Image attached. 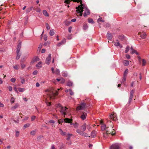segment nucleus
Segmentation results:
<instances>
[{
    "label": "nucleus",
    "mask_w": 149,
    "mask_h": 149,
    "mask_svg": "<svg viewBox=\"0 0 149 149\" xmlns=\"http://www.w3.org/2000/svg\"><path fill=\"white\" fill-rule=\"evenodd\" d=\"M20 63L22 68H24L25 67V65L22 62H21Z\"/></svg>",
    "instance_id": "obj_49"
},
{
    "label": "nucleus",
    "mask_w": 149,
    "mask_h": 149,
    "mask_svg": "<svg viewBox=\"0 0 149 149\" xmlns=\"http://www.w3.org/2000/svg\"><path fill=\"white\" fill-rule=\"evenodd\" d=\"M72 121V119L68 118H65L64 119L61 120H59L58 122L60 123H63L64 122L65 123H70L71 121Z\"/></svg>",
    "instance_id": "obj_9"
},
{
    "label": "nucleus",
    "mask_w": 149,
    "mask_h": 149,
    "mask_svg": "<svg viewBox=\"0 0 149 149\" xmlns=\"http://www.w3.org/2000/svg\"><path fill=\"white\" fill-rule=\"evenodd\" d=\"M8 88L9 90V91H11L12 90V88L11 86H9L8 87Z\"/></svg>",
    "instance_id": "obj_57"
},
{
    "label": "nucleus",
    "mask_w": 149,
    "mask_h": 149,
    "mask_svg": "<svg viewBox=\"0 0 149 149\" xmlns=\"http://www.w3.org/2000/svg\"><path fill=\"white\" fill-rule=\"evenodd\" d=\"M114 45L116 46H119L120 48H121L122 46L120 45V43L118 41H117L116 42H115Z\"/></svg>",
    "instance_id": "obj_22"
},
{
    "label": "nucleus",
    "mask_w": 149,
    "mask_h": 149,
    "mask_svg": "<svg viewBox=\"0 0 149 149\" xmlns=\"http://www.w3.org/2000/svg\"><path fill=\"white\" fill-rule=\"evenodd\" d=\"M120 144L117 143L112 144L110 147V149H120Z\"/></svg>",
    "instance_id": "obj_8"
},
{
    "label": "nucleus",
    "mask_w": 149,
    "mask_h": 149,
    "mask_svg": "<svg viewBox=\"0 0 149 149\" xmlns=\"http://www.w3.org/2000/svg\"><path fill=\"white\" fill-rule=\"evenodd\" d=\"M107 37L108 39L111 40L112 38V36L110 33H107Z\"/></svg>",
    "instance_id": "obj_25"
},
{
    "label": "nucleus",
    "mask_w": 149,
    "mask_h": 149,
    "mask_svg": "<svg viewBox=\"0 0 149 149\" xmlns=\"http://www.w3.org/2000/svg\"><path fill=\"white\" fill-rule=\"evenodd\" d=\"M19 66L18 65L13 66V67L15 70H18L19 69Z\"/></svg>",
    "instance_id": "obj_42"
},
{
    "label": "nucleus",
    "mask_w": 149,
    "mask_h": 149,
    "mask_svg": "<svg viewBox=\"0 0 149 149\" xmlns=\"http://www.w3.org/2000/svg\"><path fill=\"white\" fill-rule=\"evenodd\" d=\"M128 70L127 69L125 70L124 72V76H127V75L128 72Z\"/></svg>",
    "instance_id": "obj_40"
},
{
    "label": "nucleus",
    "mask_w": 149,
    "mask_h": 149,
    "mask_svg": "<svg viewBox=\"0 0 149 149\" xmlns=\"http://www.w3.org/2000/svg\"><path fill=\"white\" fill-rule=\"evenodd\" d=\"M72 27L71 26L69 27L68 28V30L69 32L70 33L71 32Z\"/></svg>",
    "instance_id": "obj_56"
},
{
    "label": "nucleus",
    "mask_w": 149,
    "mask_h": 149,
    "mask_svg": "<svg viewBox=\"0 0 149 149\" xmlns=\"http://www.w3.org/2000/svg\"><path fill=\"white\" fill-rule=\"evenodd\" d=\"M42 63L41 61L38 62L36 65V67L38 69L41 68L42 67Z\"/></svg>",
    "instance_id": "obj_15"
},
{
    "label": "nucleus",
    "mask_w": 149,
    "mask_h": 149,
    "mask_svg": "<svg viewBox=\"0 0 149 149\" xmlns=\"http://www.w3.org/2000/svg\"><path fill=\"white\" fill-rule=\"evenodd\" d=\"M51 149H56L54 145H52L51 146Z\"/></svg>",
    "instance_id": "obj_63"
},
{
    "label": "nucleus",
    "mask_w": 149,
    "mask_h": 149,
    "mask_svg": "<svg viewBox=\"0 0 149 149\" xmlns=\"http://www.w3.org/2000/svg\"><path fill=\"white\" fill-rule=\"evenodd\" d=\"M87 114L86 113H83V114H82L81 118L83 120L85 119L86 118Z\"/></svg>",
    "instance_id": "obj_23"
},
{
    "label": "nucleus",
    "mask_w": 149,
    "mask_h": 149,
    "mask_svg": "<svg viewBox=\"0 0 149 149\" xmlns=\"http://www.w3.org/2000/svg\"><path fill=\"white\" fill-rule=\"evenodd\" d=\"M56 80L58 81H60V83L62 84L64 83L65 81V80L62 78H61L60 79L57 78Z\"/></svg>",
    "instance_id": "obj_17"
},
{
    "label": "nucleus",
    "mask_w": 149,
    "mask_h": 149,
    "mask_svg": "<svg viewBox=\"0 0 149 149\" xmlns=\"http://www.w3.org/2000/svg\"><path fill=\"white\" fill-rule=\"evenodd\" d=\"M36 116H32L31 117V120L32 121L36 119Z\"/></svg>",
    "instance_id": "obj_50"
},
{
    "label": "nucleus",
    "mask_w": 149,
    "mask_h": 149,
    "mask_svg": "<svg viewBox=\"0 0 149 149\" xmlns=\"http://www.w3.org/2000/svg\"><path fill=\"white\" fill-rule=\"evenodd\" d=\"M46 28L47 30H49L50 29V27L49 24L48 23H46Z\"/></svg>",
    "instance_id": "obj_51"
},
{
    "label": "nucleus",
    "mask_w": 149,
    "mask_h": 149,
    "mask_svg": "<svg viewBox=\"0 0 149 149\" xmlns=\"http://www.w3.org/2000/svg\"><path fill=\"white\" fill-rule=\"evenodd\" d=\"M109 118L110 119L113 121H116L117 120V115L116 113H113L109 115Z\"/></svg>",
    "instance_id": "obj_10"
},
{
    "label": "nucleus",
    "mask_w": 149,
    "mask_h": 149,
    "mask_svg": "<svg viewBox=\"0 0 149 149\" xmlns=\"http://www.w3.org/2000/svg\"><path fill=\"white\" fill-rule=\"evenodd\" d=\"M70 23V22L69 21L66 20L65 22V24L66 26L69 25Z\"/></svg>",
    "instance_id": "obj_38"
},
{
    "label": "nucleus",
    "mask_w": 149,
    "mask_h": 149,
    "mask_svg": "<svg viewBox=\"0 0 149 149\" xmlns=\"http://www.w3.org/2000/svg\"><path fill=\"white\" fill-rule=\"evenodd\" d=\"M110 125L109 127H107L106 125L104 124H103V122L102 121H100V123L101 125V130L102 131H105L104 132H109V131H112L113 130L114 131V129H113V126L112 125V123L110 121Z\"/></svg>",
    "instance_id": "obj_3"
},
{
    "label": "nucleus",
    "mask_w": 149,
    "mask_h": 149,
    "mask_svg": "<svg viewBox=\"0 0 149 149\" xmlns=\"http://www.w3.org/2000/svg\"><path fill=\"white\" fill-rule=\"evenodd\" d=\"M138 58L140 64L141 65L142 64V66H144L146 65L147 62L146 60L145 59H142L141 57L140 56H138Z\"/></svg>",
    "instance_id": "obj_6"
},
{
    "label": "nucleus",
    "mask_w": 149,
    "mask_h": 149,
    "mask_svg": "<svg viewBox=\"0 0 149 149\" xmlns=\"http://www.w3.org/2000/svg\"><path fill=\"white\" fill-rule=\"evenodd\" d=\"M131 53L132 54H133L135 53L136 55L138 54V53L136 52V51L135 50L133 49L132 47H131Z\"/></svg>",
    "instance_id": "obj_21"
},
{
    "label": "nucleus",
    "mask_w": 149,
    "mask_h": 149,
    "mask_svg": "<svg viewBox=\"0 0 149 149\" xmlns=\"http://www.w3.org/2000/svg\"><path fill=\"white\" fill-rule=\"evenodd\" d=\"M46 104H47V106H50V105H51V103L50 102H48L47 101H46Z\"/></svg>",
    "instance_id": "obj_60"
},
{
    "label": "nucleus",
    "mask_w": 149,
    "mask_h": 149,
    "mask_svg": "<svg viewBox=\"0 0 149 149\" xmlns=\"http://www.w3.org/2000/svg\"><path fill=\"white\" fill-rule=\"evenodd\" d=\"M110 134L112 135H114L115 134V132L114 130L113 132L112 131H109V132H104L103 133V136L104 138H106L108 137V134Z\"/></svg>",
    "instance_id": "obj_7"
},
{
    "label": "nucleus",
    "mask_w": 149,
    "mask_h": 149,
    "mask_svg": "<svg viewBox=\"0 0 149 149\" xmlns=\"http://www.w3.org/2000/svg\"><path fill=\"white\" fill-rule=\"evenodd\" d=\"M130 47L129 46H127L126 47V49L125 51V53H127L128 52V51L129 50Z\"/></svg>",
    "instance_id": "obj_46"
},
{
    "label": "nucleus",
    "mask_w": 149,
    "mask_h": 149,
    "mask_svg": "<svg viewBox=\"0 0 149 149\" xmlns=\"http://www.w3.org/2000/svg\"><path fill=\"white\" fill-rule=\"evenodd\" d=\"M73 83L71 81L69 80L67 82V85L69 86H70L72 85Z\"/></svg>",
    "instance_id": "obj_29"
},
{
    "label": "nucleus",
    "mask_w": 149,
    "mask_h": 149,
    "mask_svg": "<svg viewBox=\"0 0 149 149\" xmlns=\"http://www.w3.org/2000/svg\"><path fill=\"white\" fill-rule=\"evenodd\" d=\"M96 132L95 131H92L91 133V136L93 138H94L96 136Z\"/></svg>",
    "instance_id": "obj_30"
},
{
    "label": "nucleus",
    "mask_w": 149,
    "mask_h": 149,
    "mask_svg": "<svg viewBox=\"0 0 149 149\" xmlns=\"http://www.w3.org/2000/svg\"><path fill=\"white\" fill-rule=\"evenodd\" d=\"M59 130L61 134L63 136H66L67 135V133L65 132H64L61 129H59Z\"/></svg>",
    "instance_id": "obj_19"
},
{
    "label": "nucleus",
    "mask_w": 149,
    "mask_h": 149,
    "mask_svg": "<svg viewBox=\"0 0 149 149\" xmlns=\"http://www.w3.org/2000/svg\"><path fill=\"white\" fill-rule=\"evenodd\" d=\"M69 90L70 92V94L71 95H73L74 93L72 90L71 89H69Z\"/></svg>",
    "instance_id": "obj_45"
},
{
    "label": "nucleus",
    "mask_w": 149,
    "mask_h": 149,
    "mask_svg": "<svg viewBox=\"0 0 149 149\" xmlns=\"http://www.w3.org/2000/svg\"><path fill=\"white\" fill-rule=\"evenodd\" d=\"M79 124L77 123H75L74 124V128H77L79 126Z\"/></svg>",
    "instance_id": "obj_43"
},
{
    "label": "nucleus",
    "mask_w": 149,
    "mask_h": 149,
    "mask_svg": "<svg viewBox=\"0 0 149 149\" xmlns=\"http://www.w3.org/2000/svg\"><path fill=\"white\" fill-rule=\"evenodd\" d=\"M100 22H104V20H102V18L100 17V18L97 20V22L98 23H99Z\"/></svg>",
    "instance_id": "obj_37"
},
{
    "label": "nucleus",
    "mask_w": 149,
    "mask_h": 149,
    "mask_svg": "<svg viewBox=\"0 0 149 149\" xmlns=\"http://www.w3.org/2000/svg\"><path fill=\"white\" fill-rule=\"evenodd\" d=\"M39 60V58L38 56H36L33 58V61L31 62L33 63L34 62L38 61Z\"/></svg>",
    "instance_id": "obj_24"
},
{
    "label": "nucleus",
    "mask_w": 149,
    "mask_h": 149,
    "mask_svg": "<svg viewBox=\"0 0 149 149\" xmlns=\"http://www.w3.org/2000/svg\"><path fill=\"white\" fill-rule=\"evenodd\" d=\"M119 38L120 39H121V40H122L124 38V36H120L119 37Z\"/></svg>",
    "instance_id": "obj_62"
},
{
    "label": "nucleus",
    "mask_w": 149,
    "mask_h": 149,
    "mask_svg": "<svg viewBox=\"0 0 149 149\" xmlns=\"http://www.w3.org/2000/svg\"><path fill=\"white\" fill-rule=\"evenodd\" d=\"M19 106V104L18 103H16L14 106L11 107V109L12 110H14L17 108Z\"/></svg>",
    "instance_id": "obj_20"
},
{
    "label": "nucleus",
    "mask_w": 149,
    "mask_h": 149,
    "mask_svg": "<svg viewBox=\"0 0 149 149\" xmlns=\"http://www.w3.org/2000/svg\"><path fill=\"white\" fill-rule=\"evenodd\" d=\"M51 59V54H49L48 56L46 58L45 60V63L47 65H49L50 63Z\"/></svg>",
    "instance_id": "obj_12"
},
{
    "label": "nucleus",
    "mask_w": 149,
    "mask_h": 149,
    "mask_svg": "<svg viewBox=\"0 0 149 149\" xmlns=\"http://www.w3.org/2000/svg\"><path fill=\"white\" fill-rule=\"evenodd\" d=\"M15 136L17 137H18L19 134V132L18 131H15Z\"/></svg>",
    "instance_id": "obj_44"
},
{
    "label": "nucleus",
    "mask_w": 149,
    "mask_h": 149,
    "mask_svg": "<svg viewBox=\"0 0 149 149\" xmlns=\"http://www.w3.org/2000/svg\"><path fill=\"white\" fill-rule=\"evenodd\" d=\"M15 99L13 97H11L10 100V102L11 104H12L14 103Z\"/></svg>",
    "instance_id": "obj_32"
},
{
    "label": "nucleus",
    "mask_w": 149,
    "mask_h": 149,
    "mask_svg": "<svg viewBox=\"0 0 149 149\" xmlns=\"http://www.w3.org/2000/svg\"><path fill=\"white\" fill-rule=\"evenodd\" d=\"M70 1H72L74 2H80V5L76 8L77 14H79L80 16H81L82 15V12L84 10V16L86 17L87 15L90 14V12L88 8L84 5L82 3L81 0H65L64 2L67 4H69L70 3Z\"/></svg>",
    "instance_id": "obj_1"
},
{
    "label": "nucleus",
    "mask_w": 149,
    "mask_h": 149,
    "mask_svg": "<svg viewBox=\"0 0 149 149\" xmlns=\"http://www.w3.org/2000/svg\"><path fill=\"white\" fill-rule=\"evenodd\" d=\"M17 53V56H16V59L17 60H18L20 57V56L21 55V54L19 53V52H16Z\"/></svg>",
    "instance_id": "obj_31"
},
{
    "label": "nucleus",
    "mask_w": 149,
    "mask_h": 149,
    "mask_svg": "<svg viewBox=\"0 0 149 149\" xmlns=\"http://www.w3.org/2000/svg\"><path fill=\"white\" fill-rule=\"evenodd\" d=\"M54 34V30L53 29L51 30L49 32V34L51 36H52Z\"/></svg>",
    "instance_id": "obj_35"
},
{
    "label": "nucleus",
    "mask_w": 149,
    "mask_h": 149,
    "mask_svg": "<svg viewBox=\"0 0 149 149\" xmlns=\"http://www.w3.org/2000/svg\"><path fill=\"white\" fill-rule=\"evenodd\" d=\"M30 125V124L29 123H27L25 124L24 125V127L25 128L27 127H29Z\"/></svg>",
    "instance_id": "obj_41"
},
{
    "label": "nucleus",
    "mask_w": 149,
    "mask_h": 149,
    "mask_svg": "<svg viewBox=\"0 0 149 149\" xmlns=\"http://www.w3.org/2000/svg\"><path fill=\"white\" fill-rule=\"evenodd\" d=\"M72 136V134L68 133L66 136H68V137L67 138V139L68 140H69L70 139L71 136Z\"/></svg>",
    "instance_id": "obj_33"
},
{
    "label": "nucleus",
    "mask_w": 149,
    "mask_h": 149,
    "mask_svg": "<svg viewBox=\"0 0 149 149\" xmlns=\"http://www.w3.org/2000/svg\"><path fill=\"white\" fill-rule=\"evenodd\" d=\"M123 63L125 66H127L129 64V62L128 61L124 60L123 62Z\"/></svg>",
    "instance_id": "obj_27"
},
{
    "label": "nucleus",
    "mask_w": 149,
    "mask_h": 149,
    "mask_svg": "<svg viewBox=\"0 0 149 149\" xmlns=\"http://www.w3.org/2000/svg\"><path fill=\"white\" fill-rule=\"evenodd\" d=\"M86 128L89 131H91V127L89 123L86 124L84 123L81 127V130L78 129L77 130L76 132L80 135L87 137L88 136V134L84 132L86 130Z\"/></svg>",
    "instance_id": "obj_2"
},
{
    "label": "nucleus",
    "mask_w": 149,
    "mask_h": 149,
    "mask_svg": "<svg viewBox=\"0 0 149 149\" xmlns=\"http://www.w3.org/2000/svg\"><path fill=\"white\" fill-rule=\"evenodd\" d=\"M48 123H50L53 124H54L55 123V121L54 120H51L49 121Z\"/></svg>",
    "instance_id": "obj_61"
},
{
    "label": "nucleus",
    "mask_w": 149,
    "mask_h": 149,
    "mask_svg": "<svg viewBox=\"0 0 149 149\" xmlns=\"http://www.w3.org/2000/svg\"><path fill=\"white\" fill-rule=\"evenodd\" d=\"M57 107L59 108L60 111L62 114L64 115L66 114V109L67 108L65 107H63L60 104H58L57 105Z\"/></svg>",
    "instance_id": "obj_5"
},
{
    "label": "nucleus",
    "mask_w": 149,
    "mask_h": 149,
    "mask_svg": "<svg viewBox=\"0 0 149 149\" xmlns=\"http://www.w3.org/2000/svg\"><path fill=\"white\" fill-rule=\"evenodd\" d=\"M88 22L90 23H94V22L93 21V19H88Z\"/></svg>",
    "instance_id": "obj_39"
},
{
    "label": "nucleus",
    "mask_w": 149,
    "mask_h": 149,
    "mask_svg": "<svg viewBox=\"0 0 149 149\" xmlns=\"http://www.w3.org/2000/svg\"><path fill=\"white\" fill-rule=\"evenodd\" d=\"M67 74L66 72H64L63 73L62 75L64 77H66L67 76Z\"/></svg>",
    "instance_id": "obj_48"
},
{
    "label": "nucleus",
    "mask_w": 149,
    "mask_h": 149,
    "mask_svg": "<svg viewBox=\"0 0 149 149\" xmlns=\"http://www.w3.org/2000/svg\"><path fill=\"white\" fill-rule=\"evenodd\" d=\"M21 43H19L17 46V48L16 52H19L20 50L21 47Z\"/></svg>",
    "instance_id": "obj_16"
},
{
    "label": "nucleus",
    "mask_w": 149,
    "mask_h": 149,
    "mask_svg": "<svg viewBox=\"0 0 149 149\" xmlns=\"http://www.w3.org/2000/svg\"><path fill=\"white\" fill-rule=\"evenodd\" d=\"M20 79L21 80V82L22 84L25 83V81L24 78L22 77H20Z\"/></svg>",
    "instance_id": "obj_26"
},
{
    "label": "nucleus",
    "mask_w": 149,
    "mask_h": 149,
    "mask_svg": "<svg viewBox=\"0 0 149 149\" xmlns=\"http://www.w3.org/2000/svg\"><path fill=\"white\" fill-rule=\"evenodd\" d=\"M41 11V10L39 8H38L36 9V11L38 13H40Z\"/></svg>",
    "instance_id": "obj_64"
},
{
    "label": "nucleus",
    "mask_w": 149,
    "mask_h": 149,
    "mask_svg": "<svg viewBox=\"0 0 149 149\" xmlns=\"http://www.w3.org/2000/svg\"><path fill=\"white\" fill-rule=\"evenodd\" d=\"M18 89L20 92H23L25 90V89L24 88H18Z\"/></svg>",
    "instance_id": "obj_34"
},
{
    "label": "nucleus",
    "mask_w": 149,
    "mask_h": 149,
    "mask_svg": "<svg viewBox=\"0 0 149 149\" xmlns=\"http://www.w3.org/2000/svg\"><path fill=\"white\" fill-rule=\"evenodd\" d=\"M67 38L69 40L71 39L72 38V36L71 35H68V36Z\"/></svg>",
    "instance_id": "obj_58"
},
{
    "label": "nucleus",
    "mask_w": 149,
    "mask_h": 149,
    "mask_svg": "<svg viewBox=\"0 0 149 149\" xmlns=\"http://www.w3.org/2000/svg\"><path fill=\"white\" fill-rule=\"evenodd\" d=\"M83 29L84 30L87 29L88 28V26L86 24H84L83 26Z\"/></svg>",
    "instance_id": "obj_36"
},
{
    "label": "nucleus",
    "mask_w": 149,
    "mask_h": 149,
    "mask_svg": "<svg viewBox=\"0 0 149 149\" xmlns=\"http://www.w3.org/2000/svg\"><path fill=\"white\" fill-rule=\"evenodd\" d=\"M139 34L142 39H145L146 38V34L145 32L139 33Z\"/></svg>",
    "instance_id": "obj_14"
},
{
    "label": "nucleus",
    "mask_w": 149,
    "mask_h": 149,
    "mask_svg": "<svg viewBox=\"0 0 149 149\" xmlns=\"http://www.w3.org/2000/svg\"><path fill=\"white\" fill-rule=\"evenodd\" d=\"M36 132L35 131H32L30 132V134L32 135H34L35 134Z\"/></svg>",
    "instance_id": "obj_47"
},
{
    "label": "nucleus",
    "mask_w": 149,
    "mask_h": 149,
    "mask_svg": "<svg viewBox=\"0 0 149 149\" xmlns=\"http://www.w3.org/2000/svg\"><path fill=\"white\" fill-rule=\"evenodd\" d=\"M86 105L85 103H82L80 106L77 107L76 110L77 111L83 110L85 107Z\"/></svg>",
    "instance_id": "obj_11"
},
{
    "label": "nucleus",
    "mask_w": 149,
    "mask_h": 149,
    "mask_svg": "<svg viewBox=\"0 0 149 149\" xmlns=\"http://www.w3.org/2000/svg\"><path fill=\"white\" fill-rule=\"evenodd\" d=\"M42 44H40L39 45V46L38 48V49L39 50H40L41 48H42Z\"/></svg>",
    "instance_id": "obj_53"
},
{
    "label": "nucleus",
    "mask_w": 149,
    "mask_h": 149,
    "mask_svg": "<svg viewBox=\"0 0 149 149\" xmlns=\"http://www.w3.org/2000/svg\"><path fill=\"white\" fill-rule=\"evenodd\" d=\"M45 92L47 93V95L48 96V97L50 99H54L55 96L57 95L58 94V92L57 91H56L55 93H54L52 91L46 90L45 91Z\"/></svg>",
    "instance_id": "obj_4"
},
{
    "label": "nucleus",
    "mask_w": 149,
    "mask_h": 149,
    "mask_svg": "<svg viewBox=\"0 0 149 149\" xmlns=\"http://www.w3.org/2000/svg\"><path fill=\"white\" fill-rule=\"evenodd\" d=\"M61 42L62 43V44H64L66 42V39H63Z\"/></svg>",
    "instance_id": "obj_54"
},
{
    "label": "nucleus",
    "mask_w": 149,
    "mask_h": 149,
    "mask_svg": "<svg viewBox=\"0 0 149 149\" xmlns=\"http://www.w3.org/2000/svg\"><path fill=\"white\" fill-rule=\"evenodd\" d=\"M65 146V145L63 143H60V145L58 146L59 149H64Z\"/></svg>",
    "instance_id": "obj_18"
},
{
    "label": "nucleus",
    "mask_w": 149,
    "mask_h": 149,
    "mask_svg": "<svg viewBox=\"0 0 149 149\" xmlns=\"http://www.w3.org/2000/svg\"><path fill=\"white\" fill-rule=\"evenodd\" d=\"M60 72V71L59 70L57 69L55 71V73L56 74H58Z\"/></svg>",
    "instance_id": "obj_52"
},
{
    "label": "nucleus",
    "mask_w": 149,
    "mask_h": 149,
    "mask_svg": "<svg viewBox=\"0 0 149 149\" xmlns=\"http://www.w3.org/2000/svg\"><path fill=\"white\" fill-rule=\"evenodd\" d=\"M134 93V91L133 90H132L130 92V96L128 101L129 103H130L132 101Z\"/></svg>",
    "instance_id": "obj_13"
},
{
    "label": "nucleus",
    "mask_w": 149,
    "mask_h": 149,
    "mask_svg": "<svg viewBox=\"0 0 149 149\" xmlns=\"http://www.w3.org/2000/svg\"><path fill=\"white\" fill-rule=\"evenodd\" d=\"M38 71L37 70L34 71L33 73V75H36L37 74Z\"/></svg>",
    "instance_id": "obj_59"
},
{
    "label": "nucleus",
    "mask_w": 149,
    "mask_h": 149,
    "mask_svg": "<svg viewBox=\"0 0 149 149\" xmlns=\"http://www.w3.org/2000/svg\"><path fill=\"white\" fill-rule=\"evenodd\" d=\"M10 81L12 82H14L15 81L16 79L15 78H12L11 79Z\"/></svg>",
    "instance_id": "obj_55"
},
{
    "label": "nucleus",
    "mask_w": 149,
    "mask_h": 149,
    "mask_svg": "<svg viewBox=\"0 0 149 149\" xmlns=\"http://www.w3.org/2000/svg\"><path fill=\"white\" fill-rule=\"evenodd\" d=\"M43 15L45 16H49V15L47 11L45 10H44L43 11Z\"/></svg>",
    "instance_id": "obj_28"
}]
</instances>
